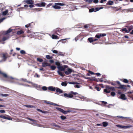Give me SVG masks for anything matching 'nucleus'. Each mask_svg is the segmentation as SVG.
<instances>
[{"label":"nucleus","instance_id":"nucleus-1","mask_svg":"<svg viewBox=\"0 0 133 133\" xmlns=\"http://www.w3.org/2000/svg\"><path fill=\"white\" fill-rule=\"evenodd\" d=\"M13 29H12L11 28H9L7 30L4 31L3 34L6 36H4L1 40L2 41H4L8 39L10 37V35L8 34L12 31ZM1 40V39H0Z\"/></svg>","mask_w":133,"mask_h":133},{"label":"nucleus","instance_id":"nucleus-2","mask_svg":"<svg viewBox=\"0 0 133 133\" xmlns=\"http://www.w3.org/2000/svg\"><path fill=\"white\" fill-rule=\"evenodd\" d=\"M55 64L57 66L58 70L64 71L65 70V69L68 67L67 65H66L62 66V64L59 62H56Z\"/></svg>","mask_w":133,"mask_h":133},{"label":"nucleus","instance_id":"nucleus-3","mask_svg":"<svg viewBox=\"0 0 133 133\" xmlns=\"http://www.w3.org/2000/svg\"><path fill=\"white\" fill-rule=\"evenodd\" d=\"M55 5L52 6V7L56 9H59L61 8V7L59 6H64L65 5V4L63 3H55Z\"/></svg>","mask_w":133,"mask_h":133},{"label":"nucleus","instance_id":"nucleus-4","mask_svg":"<svg viewBox=\"0 0 133 133\" xmlns=\"http://www.w3.org/2000/svg\"><path fill=\"white\" fill-rule=\"evenodd\" d=\"M83 39V33H81L78 36L76 37L75 38V41L76 42L77 40H79L80 41H82Z\"/></svg>","mask_w":133,"mask_h":133},{"label":"nucleus","instance_id":"nucleus-5","mask_svg":"<svg viewBox=\"0 0 133 133\" xmlns=\"http://www.w3.org/2000/svg\"><path fill=\"white\" fill-rule=\"evenodd\" d=\"M63 30V29H61L59 28H58L55 30H54L52 31V32L53 34L57 35H59L58 33H61L62 31Z\"/></svg>","mask_w":133,"mask_h":133},{"label":"nucleus","instance_id":"nucleus-6","mask_svg":"<svg viewBox=\"0 0 133 133\" xmlns=\"http://www.w3.org/2000/svg\"><path fill=\"white\" fill-rule=\"evenodd\" d=\"M5 116H8V117H7L6 116L3 115H0V118H3L5 119H7L9 120H10L12 119L9 116L6 115H5Z\"/></svg>","mask_w":133,"mask_h":133},{"label":"nucleus","instance_id":"nucleus-7","mask_svg":"<svg viewBox=\"0 0 133 133\" xmlns=\"http://www.w3.org/2000/svg\"><path fill=\"white\" fill-rule=\"evenodd\" d=\"M116 88L118 89L125 90H126L127 89V86L124 85H122L121 86V87H116Z\"/></svg>","mask_w":133,"mask_h":133},{"label":"nucleus","instance_id":"nucleus-8","mask_svg":"<svg viewBox=\"0 0 133 133\" xmlns=\"http://www.w3.org/2000/svg\"><path fill=\"white\" fill-rule=\"evenodd\" d=\"M106 35V34H97L96 36L95 37L98 38H99L101 37H104Z\"/></svg>","mask_w":133,"mask_h":133},{"label":"nucleus","instance_id":"nucleus-9","mask_svg":"<svg viewBox=\"0 0 133 133\" xmlns=\"http://www.w3.org/2000/svg\"><path fill=\"white\" fill-rule=\"evenodd\" d=\"M46 4L45 3L42 2L41 3L36 4L35 5L38 6L44 7L45 6Z\"/></svg>","mask_w":133,"mask_h":133},{"label":"nucleus","instance_id":"nucleus-10","mask_svg":"<svg viewBox=\"0 0 133 133\" xmlns=\"http://www.w3.org/2000/svg\"><path fill=\"white\" fill-rule=\"evenodd\" d=\"M44 103L46 104H49L50 105H52L54 106H59V105L56 104H55L54 103H52L51 102L49 101H44Z\"/></svg>","mask_w":133,"mask_h":133},{"label":"nucleus","instance_id":"nucleus-11","mask_svg":"<svg viewBox=\"0 0 133 133\" xmlns=\"http://www.w3.org/2000/svg\"><path fill=\"white\" fill-rule=\"evenodd\" d=\"M24 2L29 4H33L34 1L33 0H24Z\"/></svg>","mask_w":133,"mask_h":133},{"label":"nucleus","instance_id":"nucleus-12","mask_svg":"<svg viewBox=\"0 0 133 133\" xmlns=\"http://www.w3.org/2000/svg\"><path fill=\"white\" fill-rule=\"evenodd\" d=\"M72 70L70 68H68L67 70L65 71V74L66 75L70 74L72 71Z\"/></svg>","mask_w":133,"mask_h":133},{"label":"nucleus","instance_id":"nucleus-13","mask_svg":"<svg viewBox=\"0 0 133 133\" xmlns=\"http://www.w3.org/2000/svg\"><path fill=\"white\" fill-rule=\"evenodd\" d=\"M56 109L58 110L59 111L61 112H62L64 114H67L66 113V111L64 110L63 109H61V108H59L56 107Z\"/></svg>","mask_w":133,"mask_h":133},{"label":"nucleus","instance_id":"nucleus-14","mask_svg":"<svg viewBox=\"0 0 133 133\" xmlns=\"http://www.w3.org/2000/svg\"><path fill=\"white\" fill-rule=\"evenodd\" d=\"M91 26V24H86L84 25V28L86 30H88L90 28Z\"/></svg>","mask_w":133,"mask_h":133},{"label":"nucleus","instance_id":"nucleus-15","mask_svg":"<svg viewBox=\"0 0 133 133\" xmlns=\"http://www.w3.org/2000/svg\"><path fill=\"white\" fill-rule=\"evenodd\" d=\"M15 79L12 77H8V79L7 80L8 81L11 83H13L15 82Z\"/></svg>","mask_w":133,"mask_h":133},{"label":"nucleus","instance_id":"nucleus-16","mask_svg":"<svg viewBox=\"0 0 133 133\" xmlns=\"http://www.w3.org/2000/svg\"><path fill=\"white\" fill-rule=\"evenodd\" d=\"M50 66V64L48 63L45 62H43L42 63V66L45 67L47 66Z\"/></svg>","mask_w":133,"mask_h":133},{"label":"nucleus","instance_id":"nucleus-17","mask_svg":"<svg viewBox=\"0 0 133 133\" xmlns=\"http://www.w3.org/2000/svg\"><path fill=\"white\" fill-rule=\"evenodd\" d=\"M64 96L66 97L71 98L73 97V96L71 94H68L66 93H65L64 94Z\"/></svg>","mask_w":133,"mask_h":133},{"label":"nucleus","instance_id":"nucleus-18","mask_svg":"<svg viewBox=\"0 0 133 133\" xmlns=\"http://www.w3.org/2000/svg\"><path fill=\"white\" fill-rule=\"evenodd\" d=\"M0 74H2L4 77L7 78V80L8 79V77H9L6 74L2 72L1 71H0Z\"/></svg>","mask_w":133,"mask_h":133},{"label":"nucleus","instance_id":"nucleus-19","mask_svg":"<svg viewBox=\"0 0 133 133\" xmlns=\"http://www.w3.org/2000/svg\"><path fill=\"white\" fill-rule=\"evenodd\" d=\"M48 89L50 91H53L56 90V88L52 86H50L48 87Z\"/></svg>","mask_w":133,"mask_h":133},{"label":"nucleus","instance_id":"nucleus-20","mask_svg":"<svg viewBox=\"0 0 133 133\" xmlns=\"http://www.w3.org/2000/svg\"><path fill=\"white\" fill-rule=\"evenodd\" d=\"M8 56V54L7 53L2 54V57L5 60Z\"/></svg>","mask_w":133,"mask_h":133},{"label":"nucleus","instance_id":"nucleus-21","mask_svg":"<svg viewBox=\"0 0 133 133\" xmlns=\"http://www.w3.org/2000/svg\"><path fill=\"white\" fill-rule=\"evenodd\" d=\"M121 31L124 33H128L129 31L125 28H123L121 29Z\"/></svg>","mask_w":133,"mask_h":133},{"label":"nucleus","instance_id":"nucleus-22","mask_svg":"<svg viewBox=\"0 0 133 133\" xmlns=\"http://www.w3.org/2000/svg\"><path fill=\"white\" fill-rule=\"evenodd\" d=\"M120 98L123 100H126L127 99V98L125 97V95L123 94H121V95Z\"/></svg>","mask_w":133,"mask_h":133},{"label":"nucleus","instance_id":"nucleus-23","mask_svg":"<svg viewBox=\"0 0 133 133\" xmlns=\"http://www.w3.org/2000/svg\"><path fill=\"white\" fill-rule=\"evenodd\" d=\"M56 91L57 93L58 92L59 94H61L62 93L63 91L62 90L59 88H56Z\"/></svg>","mask_w":133,"mask_h":133},{"label":"nucleus","instance_id":"nucleus-24","mask_svg":"<svg viewBox=\"0 0 133 133\" xmlns=\"http://www.w3.org/2000/svg\"><path fill=\"white\" fill-rule=\"evenodd\" d=\"M61 71L58 70L57 72L59 75L62 77H64V74Z\"/></svg>","mask_w":133,"mask_h":133},{"label":"nucleus","instance_id":"nucleus-25","mask_svg":"<svg viewBox=\"0 0 133 133\" xmlns=\"http://www.w3.org/2000/svg\"><path fill=\"white\" fill-rule=\"evenodd\" d=\"M51 37L52 39H57L58 38V37L57 36L54 34L52 35Z\"/></svg>","mask_w":133,"mask_h":133},{"label":"nucleus","instance_id":"nucleus-26","mask_svg":"<svg viewBox=\"0 0 133 133\" xmlns=\"http://www.w3.org/2000/svg\"><path fill=\"white\" fill-rule=\"evenodd\" d=\"M24 33V31L22 30H21L19 31H17L16 34L17 35H20Z\"/></svg>","mask_w":133,"mask_h":133},{"label":"nucleus","instance_id":"nucleus-27","mask_svg":"<svg viewBox=\"0 0 133 133\" xmlns=\"http://www.w3.org/2000/svg\"><path fill=\"white\" fill-rule=\"evenodd\" d=\"M61 85L62 86L64 87L66 86L67 85V82H62L61 83Z\"/></svg>","mask_w":133,"mask_h":133},{"label":"nucleus","instance_id":"nucleus-28","mask_svg":"<svg viewBox=\"0 0 133 133\" xmlns=\"http://www.w3.org/2000/svg\"><path fill=\"white\" fill-rule=\"evenodd\" d=\"M114 2L113 1H109L107 3V5H112L113 4Z\"/></svg>","mask_w":133,"mask_h":133},{"label":"nucleus","instance_id":"nucleus-29","mask_svg":"<svg viewBox=\"0 0 133 133\" xmlns=\"http://www.w3.org/2000/svg\"><path fill=\"white\" fill-rule=\"evenodd\" d=\"M35 25V24L33 22L31 23H30L28 24V25L29 26V27L32 28Z\"/></svg>","mask_w":133,"mask_h":133},{"label":"nucleus","instance_id":"nucleus-30","mask_svg":"<svg viewBox=\"0 0 133 133\" xmlns=\"http://www.w3.org/2000/svg\"><path fill=\"white\" fill-rule=\"evenodd\" d=\"M102 124L103 126L105 127L108 125V123L107 122H103L102 123Z\"/></svg>","mask_w":133,"mask_h":133},{"label":"nucleus","instance_id":"nucleus-31","mask_svg":"<svg viewBox=\"0 0 133 133\" xmlns=\"http://www.w3.org/2000/svg\"><path fill=\"white\" fill-rule=\"evenodd\" d=\"M26 107L28 108H33L34 107L33 105H24Z\"/></svg>","mask_w":133,"mask_h":133},{"label":"nucleus","instance_id":"nucleus-32","mask_svg":"<svg viewBox=\"0 0 133 133\" xmlns=\"http://www.w3.org/2000/svg\"><path fill=\"white\" fill-rule=\"evenodd\" d=\"M8 10H6L5 11H3L2 13V15L3 16L6 15L8 13Z\"/></svg>","mask_w":133,"mask_h":133},{"label":"nucleus","instance_id":"nucleus-33","mask_svg":"<svg viewBox=\"0 0 133 133\" xmlns=\"http://www.w3.org/2000/svg\"><path fill=\"white\" fill-rule=\"evenodd\" d=\"M132 126L131 125H127V126H123V128L124 129H127L129 128H130L131 127H132Z\"/></svg>","mask_w":133,"mask_h":133},{"label":"nucleus","instance_id":"nucleus-34","mask_svg":"<svg viewBox=\"0 0 133 133\" xmlns=\"http://www.w3.org/2000/svg\"><path fill=\"white\" fill-rule=\"evenodd\" d=\"M103 8V7H101L100 8H95V12L99 11V10L102 9Z\"/></svg>","mask_w":133,"mask_h":133},{"label":"nucleus","instance_id":"nucleus-35","mask_svg":"<svg viewBox=\"0 0 133 133\" xmlns=\"http://www.w3.org/2000/svg\"><path fill=\"white\" fill-rule=\"evenodd\" d=\"M37 61L39 62H43V60L42 58H37Z\"/></svg>","mask_w":133,"mask_h":133},{"label":"nucleus","instance_id":"nucleus-36","mask_svg":"<svg viewBox=\"0 0 133 133\" xmlns=\"http://www.w3.org/2000/svg\"><path fill=\"white\" fill-rule=\"evenodd\" d=\"M128 31H129V32L131 31V30H132L133 29V26L131 25L130 26H129L128 27Z\"/></svg>","mask_w":133,"mask_h":133},{"label":"nucleus","instance_id":"nucleus-37","mask_svg":"<svg viewBox=\"0 0 133 133\" xmlns=\"http://www.w3.org/2000/svg\"><path fill=\"white\" fill-rule=\"evenodd\" d=\"M46 58L48 59H52V56H50L49 55H47L46 56Z\"/></svg>","mask_w":133,"mask_h":133},{"label":"nucleus","instance_id":"nucleus-38","mask_svg":"<svg viewBox=\"0 0 133 133\" xmlns=\"http://www.w3.org/2000/svg\"><path fill=\"white\" fill-rule=\"evenodd\" d=\"M88 41H89L90 43H92L93 42V39L92 37L89 38L88 39Z\"/></svg>","mask_w":133,"mask_h":133},{"label":"nucleus","instance_id":"nucleus-39","mask_svg":"<svg viewBox=\"0 0 133 133\" xmlns=\"http://www.w3.org/2000/svg\"><path fill=\"white\" fill-rule=\"evenodd\" d=\"M121 81L125 83H128L129 82L128 80L126 79H124L123 80H121Z\"/></svg>","mask_w":133,"mask_h":133},{"label":"nucleus","instance_id":"nucleus-40","mask_svg":"<svg viewBox=\"0 0 133 133\" xmlns=\"http://www.w3.org/2000/svg\"><path fill=\"white\" fill-rule=\"evenodd\" d=\"M104 92L106 93H109L110 92V91L107 89H105L104 90Z\"/></svg>","mask_w":133,"mask_h":133},{"label":"nucleus","instance_id":"nucleus-41","mask_svg":"<svg viewBox=\"0 0 133 133\" xmlns=\"http://www.w3.org/2000/svg\"><path fill=\"white\" fill-rule=\"evenodd\" d=\"M95 9L94 8H92L89 9V12H95Z\"/></svg>","mask_w":133,"mask_h":133},{"label":"nucleus","instance_id":"nucleus-42","mask_svg":"<svg viewBox=\"0 0 133 133\" xmlns=\"http://www.w3.org/2000/svg\"><path fill=\"white\" fill-rule=\"evenodd\" d=\"M50 68L52 70H54L56 69V67L55 65H52L50 66Z\"/></svg>","mask_w":133,"mask_h":133},{"label":"nucleus","instance_id":"nucleus-43","mask_svg":"<svg viewBox=\"0 0 133 133\" xmlns=\"http://www.w3.org/2000/svg\"><path fill=\"white\" fill-rule=\"evenodd\" d=\"M94 73L93 72L90 71H89V73H87V75L88 76H89L90 75V74H91V75H93L94 74Z\"/></svg>","mask_w":133,"mask_h":133},{"label":"nucleus","instance_id":"nucleus-44","mask_svg":"<svg viewBox=\"0 0 133 133\" xmlns=\"http://www.w3.org/2000/svg\"><path fill=\"white\" fill-rule=\"evenodd\" d=\"M132 92H128V96L130 97H132V96L131 94Z\"/></svg>","mask_w":133,"mask_h":133},{"label":"nucleus","instance_id":"nucleus-45","mask_svg":"<svg viewBox=\"0 0 133 133\" xmlns=\"http://www.w3.org/2000/svg\"><path fill=\"white\" fill-rule=\"evenodd\" d=\"M58 54L59 55H61V56H64V53H63L59 52L58 53Z\"/></svg>","mask_w":133,"mask_h":133},{"label":"nucleus","instance_id":"nucleus-46","mask_svg":"<svg viewBox=\"0 0 133 133\" xmlns=\"http://www.w3.org/2000/svg\"><path fill=\"white\" fill-rule=\"evenodd\" d=\"M61 118L62 120H64L66 118V117L63 115H62L61 116Z\"/></svg>","mask_w":133,"mask_h":133},{"label":"nucleus","instance_id":"nucleus-47","mask_svg":"<svg viewBox=\"0 0 133 133\" xmlns=\"http://www.w3.org/2000/svg\"><path fill=\"white\" fill-rule=\"evenodd\" d=\"M95 88L98 91H99L101 89V88L97 86L95 87Z\"/></svg>","mask_w":133,"mask_h":133},{"label":"nucleus","instance_id":"nucleus-48","mask_svg":"<svg viewBox=\"0 0 133 133\" xmlns=\"http://www.w3.org/2000/svg\"><path fill=\"white\" fill-rule=\"evenodd\" d=\"M70 93L71 94H73L74 95H76L78 94V93L77 92H74L73 91H71L70 92Z\"/></svg>","mask_w":133,"mask_h":133},{"label":"nucleus","instance_id":"nucleus-49","mask_svg":"<svg viewBox=\"0 0 133 133\" xmlns=\"http://www.w3.org/2000/svg\"><path fill=\"white\" fill-rule=\"evenodd\" d=\"M47 88L45 86H43L42 87V89L43 91H46L47 90Z\"/></svg>","mask_w":133,"mask_h":133},{"label":"nucleus","instance_id":"nucleus-50","mask_svg":"<svg viewBox=\"0 0 133 133\" xmlns=\"http://www.w3.org/2000/svg\"><path fill=\"white\" fill-rule=\"evenodd\" d=\"M116 82L118 84L119 87H121V86L122 85L121 84L120 82L118 81H116Z\"/></svg>","mask_w":133,"mask_h":133},{"label":"nucleus","instance_id":"nucleus-51","mask_svg":"<svg viewBox=\"0 0 133 133\" xmlns=\"http://www.w3.org/2000/svg\"><path fill=\"white\" fill-rule=\"evenodd\" d=\"M110 94L112 96H114L115 95V93L114 92H112Z\"/></svg>","mask_w":133,"mask_h":133},{"label":"nucleus","instance_id":"nucleus-52","mask_svg":"<svg viewBox=\"0 0 133 133\" xmlns=\"http://www.w3.org/2000/svg\"><path fill=\"white\" fill-rule=\"evenodd\" d=\"M23 80L24 82H26L29 83H31L30 81H27L26 79H23Z\"/></svg>","mask_w":133,"mask_h":133},{"label":"nucleus","instance_id":"nucleus-53","mask_svg":"<svg viewBox=\"0 0 133 133\" xmlns=\"http://www.w3.org/2000/svg\"><path fill=\"white\" fill-rule=\"evenodd\" d=\"M84 101H88L89 100V99H87L86 97H84Z\"/></svg>","mask_w":133,"mask_h":133},{"label":"nucleus","instance_id":"nucleus-54","mask_svg":"<svg viewBox=\"0 0 133 133\" xmlns=\"http://www.w3.org/2000/svg\"><path fill=\"white\" fill-rule=\"evenodd\" d=\"M1 95L3 96H8L9 95L8 94H1Z\"/></svg>","mask_w":133,"mask_h":133},{"label":"nucleus","instance_id":"nucleus-55","mask_svg":"<svg viewBox=\"0 0 133 133\" xmlns=\"http://www.w3.org/2000/svg\"><path fill=\"white\" fill-rule=\"evenodd\" d=\"M20 53L22 54H25V51L23 50H21L20 51Z\"/></svg>","mask_w":133,"mask_h":133},{"label":"nucleus","instance_id":"nucleus-56","mask_svg":"<svg viewBox=\"0 0 133 133\" xmlns=\"http://www.w3.org/2000/svg\"><path fill=\"white\" fill-rule=\"evenodd\" d=\"M116 126L119 128H123V126L121 125H117Z\"/></svg>","mask_w":133,"mask_h":133},{"label":"nucleus","instance_id":"nucleus-57","mask_svg":"<svg viewBox=\"0 0 133 133\" xmlns=\"http://www.w3.org/2000/svg\"><path fill=\"white\" fill-rule=\"evenodd\" d=\"M93 0H86V1L88 3H91L93 2Z\"/></svg>","mask_w":133,"mask_h":133},{"label":"nucleus","instance_id":"nucleus-58","mask_svg":"<svg viewBox=\"0 0 133 133\" xmlns=\"http://www.w3.org/2000/svg\"><path fill=\"white\" fill-rule=\"evenodd\" d=\"M68 83L70 84H76L77 83H76V82H68Z\"/></svg>","mask_w":133,"mask_h":133},{"label":"nucleus","instance_id":"nucleus-59","mask_svg":"<svg viewBox=\"0 0 133 133\" xmlns=\"http://www.w3.org/2000/svg\"><path fill=\"white\" fill-rule=\"evenodd\" d=\"M93 1L94 3H98V0H93Z\"/></svg>","mask_w":133,"mask_h":133},{"label":"nucleus","instance_id":"nucleus-60","mask_svg":"<svg viewBox=\"0 0 133 133\" xmlns=\"http://www.w3.org/2000/svg\"><path fill=\"white\" fill-rule=\"evenodd\" d=\"M110 90L112 91H115V89L114 87H111Z\"/></svg>","mask_w":133,"mask_h":133},{"label":"nucleus","instance_id":"nucleus-61","mask_svg":"<svg viewBox=\"0 0 133 133\" xmlns=\"http://www.w3.org/2000/svg\"><path fill=\"white\" fill-rule=\"evenodd\" d=\"M111 87L109 86H107L106 87V89H107L109 90H110Z\"/></svg>","mask_w":133,"mask_h":133},{"label":"nucleus","instance_id":"nucleus-62","mask_svg":"<svg viewBox=\"0 0 133 133\" xmlns=\"http://www.w3.org/2000/svg\"><path fill=\"white\" fill-rule=\"evenodd\" d=\"M52 52L53 53L55 54H57L58 53V51L57 50H52Z\"/></svg>","mask_w":133,"mask_h":133},{"label":"nucleus","instance_id":"nucleus-63","mask_svg":"<svg viewBox=\"0 0 133 133\" xmlns=\"http://www.w3.org/2000/svg\"><path fill=\"white\" fill-rule=\"evenodd\" d=\"M0 112L1 113H4L5 112V111L4 110H0Z\"/></svg>","mask_w":133,"mask_h":133},{"label":"nucleus","instance_id":"nucleus-64","mask_svg":"<svg viewBox=\"0 0 133 133\" xmlns=\"http://www.w3.org/2000/svg\"><path fill=\"white\" fill-rule=\"evenodd\" d=\"M102 104L105 105L107 104V102L104 101H102Z\"/></svg>","mask_w":133,"mask_h":133}]
</instances>
